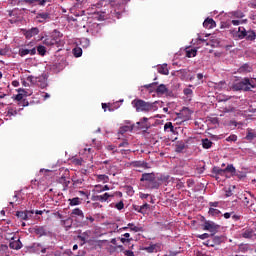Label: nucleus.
<instances>
[{
  "label": "nucleus",
  "instance_id": "1",
  "mask_svg": "<svg viewBox=\"0 0 256 256\" xmlns=\"http://www.w3.org/2000/svg\"><path fill=\"white\" fill-rule=\"evenodd\" d=\"M132 107L137 111V113H150V111H157L159 109V101L146 102L142 99H134L131 102Z\"/></svg>",
  "mask_w": 256,
  "mask_h": 256
},
{
  "label": "nucleus",
  "instance_id": "2",
  "mask_svg": "<svg viewBox=\"0 0 256 256\" xmlns=\"http://www.w3.org/2000/svg\"><path fill=\"white\" fill-rule=\"evenodd\" d=\"M256 88V78H249L244 77L240 81L234 82L232 86L230 87L231 91H243L244 93H247L251 91V89Z\"/></svg>",
  "mask_w": 256,
  "mask_h": 256
},
{
  "label": "nucleus",
  "instance_id": "3",
  "mask_svg": "<svg viewBox=\"0 0 256 256\" xmlns=\"http://www.w3.org/2000/svg\"><path fill=\"white\" fill-rule=\"evenodd\" d=\"M43 43L48 47H63L65 45L63 34L59 30H54L50 36L44 39Z\"/></svg>",
  "mask_w": 256,
  "mask_h": 256
},
{
  "label": "nucleus",
  "instance_id": "4",
  "mask_svg": "<svg viewBox=\"0 0 256 256\" xmlns=\"http://www.w3.org/2000/svg\"><path fill=\"white\" fill-rule=\"evenodd\" d=\"M156 177L158 176L153 175V173H145L142 174V179H140V181L148 182L149 189H159V182H156Z\"/></svg>",
  "mask_w": 256,
  "mask_h": 256
},
{
  "label": "nucleus",
  "instance_id": "5",
  "mask_svg": "<svg viewBox=\"0 0 256 256\" xmlns=\"http://www.w3.org/2000/svg\"><path fill=\"white\" fill-rule=\"evenodd\" d=\"M27 81H30L33 85H38V87H41V89H45L47 87V80H45V77H35V76H29L27 78Z\"/></svg>",
  "mask_w": 256,
  "mask_h": 256
},
{
  "label": "nucleus",
  "instance_id": "6",
  "mask_svg": "<svg viewBox=\"0 0 256 256\" xmlns=\"http://www.w3.org/2000/svg\"><path fill=\"white\" fill-rule=\"evenodd\" d=\"M211 173L217 176H223V174L226 173H235V167H232V165L226 166V168L220 169V167H214L211 168Z\"/></svg>",
  "mask_w": 256,
  "mask_h": 256
},
{
  "label": "nucleus",
  "instance_id": "7",
  "mask_svg": "<svg viewBox=\"0 0 256 256\" xmlns=\"http://www.w3.org/2000/svg\"><path fill=\"white\" fill-rule=\"evenodd\" d=\"M217 229H220V226L214 224L212 221L205 220L204 224H202V231H208L211 233L217 232Z\"/></svg>",
  "mask_w": 256,
  "mask_h": 256
},
{
  "label": "nucleus",
  "instance_id": "8",
  "mask_svg": "<svg viewBox=\"0 0 256 256\" xmlns=\"http://www.w3.org/2000/svg\"><path fill=\"white\" fill-rule=\"evenodd\" d=\"M18 93L14 99L16 101H18V105L20 107H29V101H27L26 99H23V93H26L25 89H18Z\"/></svg>",
  "mask_w": 256,
  "mask_h": 256
},
{
  "label": "nucleus",
  "instance_id": "9",
  "mask_svg": "<svg viewBox=\"0 0 256 256\" xmlns=\"http://www.w3.org/2000/svg\"><path fill=\"white\" fill-rule=\"evenodd\" d=\"M112 17H115L116 19H121L123 16V13H125V6L119 5L111 9L110 11Z\"/></svg>",
  "mask_w": 256,
  "mask_h": 256
},
{
  "label": "nucleus",
  "instance_id": "10",
  "mask_svg": "<svg viewBox=\"0 0 256 256\" xmlns=\"http://www.w3.org/2000/svg\"><path fill=\"white\" fill-rule=\"evenodd\" d=\"M130 165L135 168H139V169H136V172H141L145 169L152 168V164H150L149 162L136 161V162L131 163Z\"/></svg>",
  "mask_w": 256,
  "mask_h": 256
},
{
  "label": "nucleus",
  "instance_id": "11",
  "mask_svg": "<svg viewBox=\"0 0 256 256\" xmlns=\"http://www.w3.org/2000/svg\"><path fill=\"white\" fill-rule=\"evenodd\" d=\"M51 19V14L49 12H39L36 14L35 20L37 23H47Z\"/></svg>",
  "mask_w": 256,
  "mask_h": 256
},
{
  "label": "nucleus",
  "instance_id": "12",
  "mask_svg": "<svg viewBox=\"0 0 256 256\" xmlns=\"http://www.w3.org/2000/svg\"><path fill=\"white\" fill-rule=\"evenodd\" d=\"M148 121H149V118L143 117L140 119L139 122H137L139 129L144 130V133H147V131H149V129H151V124Z\"/></svg>",
  "mask_w": 256,
  "mask_h": 256
},
{
  "label": "nucleus",
  "instance_id": "13",
  "mask_svg": "<svg viewBox=\"0 0 256 256\" xmlns=\"http://www.w3.org/2000/svg\"><path fill=\"white\" fill-rule=\"evenodd\" d=\"M66 219H75L81 220L84 219V211H81L79 208L72 209V213L69 214V218Z\"/></svg>",
  "mask_w": 256,
  "mask_h": 256
},
{
  "label": "nucleus",
  "instance_id": "14",
  "mask_svg": "<svg viewBox=\"0 0 256 256\" xmlns=\"http://www.w3.org/2000/svg\"><path fill=\"white\" fill-rule=\"evenodd\" d=\"M23 35L26 37V39H31L32 37H35L39 33L38 27H33L31 29H22Z\"/></svg>",
  "mask_w": 256,
  "mask_h": 256
},
{
  "label": "nucleus",
  "instance_id": "15",
  "mask_svg": "<svg viewBox=\"0 0 256 256\" xmlns=\"http://www.w3.org/2000/svg\"><path fill=\"white\" fill-rule=\"evenodd\" d=\"M237 73L240 75H247V73H253V66L249 63H245L237 69Z\"/></svg>",
  "mask_w": 256,
  "mask_h": 256
},
{
  "label": "nucleus",
  "instance_id": "16",
  "mask_svg": "<svg viewBox=\"0 0 256 256\" xmlns=\"http://www.w3.org/2000/svg\"><path fill=\"white\" fill-rule=\"evenodd\" d=\"M33 233L36 234V236L44 237L49 235V231H47V228L44 226H36L33 227Z\"/></svg>",
  "mask_w": 256,
  "mask_h": 256
},
{
  "label": "nucleus",
  "instance_id": "17",
  "mask_svg": "<svg viewBox=\"0 0 256 256\" xmlns=\"http://www.w3.org/2000/svg\"><path fill=\"white\" fill-rule=\"evenodd\" d=\"M192 114L193 112L189 108L183 107L179 113V117L180 119H183V121H189V119H191Z\"/></svg>",
  "mask_w": 256,
  "mask_h": 256
},
{
  "label": "nucleus",
  "instance_id": "18",
  "mask_svg": "<svg viewBox=\"0 0 256 256\" xmlns=\"http://www.w3.org/2000/svg\"><path fill=\"white\" fill-rule=\"evenodd\" d=\"M171 93L169 91V88H167V85L165 84H160L156 86V94L157 95H169Z\"/></svg>",
  "mask_w": 256,
  "mask_h": 256
},
{
  "label": "nucleus",
  "instance_id": "19",
  "mask_svg": "<svg viewBox=\"0 0 256 256\" xmlns=\"http://www.w3.org/2000/svg\"><path fill=\"white\" fill-rule=\"evenodd\" d=\"M253 236H255V234H253V228L241 229V238L251 239V238H253Z\"/></svg>",
  "mask_w": 256,
  "mask_h": 256
},
{
  "label": "nucleus",
  "instance_id": "20",
  "mask_svg": "<svg viewBox=\"0 0 256 256\" xmlns=\"http://www.w3.org/2000/svg\"><path fill=\"white\" fill-rule=\"evenodd\" d=\"M149 208H150V205H148L147 203L143 204L142 206L133 205V210L142 215L146 214L147 209Z\"/></svg>",
  "mask_w": 256,
  "mask_h": 256
},
{
  "label": "nucleus",
  "instance_id": "21",
  "mask_svg": "<svg viewBox=\"0 0 256 256\" xmlns=\"http://www.w3.org/2000/svg\"><path fill=\"white\" fill-rule=\"evenodd\" d=\"M72 218H66L63 220H60V226L63 227L64 230L69 231V229H72Z\"/></svg>",
  "mask_w": 256,
  "mask_h": 256
},
{
  "label": "nucleus",
  "instance_id": "22",
  "mask_svg": "<svg viewBox=\"0 0 256 256\" xmlns=\"http://www.w3.org/2000/svg\"><path fill=\"white\" fill-rule=\"evenodd\" d=\"M112 197H114V195L104 193L102 195L93 196V201H99L101 203H104L105 201H108V198H112Z\"/></svg>",
  "mask_w": 256,
  "mask_h": 256
},
{
  "label": "nucleus",
  "instance_id": "23",
  "mask_svg": "<svg viewBox=\"0 0 256 256\" xmlns=\"http://www.w3.org/2000/svg\"><path fill=\"white\" fill-rule=\"evenodd\" d=\"M29 215H32V211H18L15 212V216L18 217V219L21 220H28L29 219Z\"/></svg>",
  "mask_w": 256,
  "mask_h": 256
},
{
  "label": "nucleus",
  "instance_id": "24",
  "mask_svg": "<svg viewBox=\"0 0 256 256\" xmlns=\"http://www.w3.org/2000/svg\"><path fill=\"white\" fill-rule=\"evenodd\" d=\"M36 53H37V49L35 48H32V49L21 48L19 50L20 57H25V55H35Z\"/></svg>",
  "mask_w": 256,
  "mask_h": 256
},
{
  "label": "nucleus",
  "instance_id": "25",
  "mask_svg": "<svg viewBox=\"0 0 256 256\" xmlns=\"http://www.w3.org/2000/svg\"><path fill=\"white\" fill-rule=\"evenodd\" d=\"M6 247H9L12 250H20V248L23 247L22 243H20V240H13L12 242H9V245H6Z\"/></svg>",
  "mask_w": 256,
  "mask_h": 256
},
{
  "label": "nucleus",
  "instance_id": "26",
  "mask_svg": "<svg viewBox=\"0 0 256 256\" xmlns=\"http://www.w3.org/2000/svg\"><path fill=\"white\" fill-rule=\"evenodd\" d=\"M216 26L217 24L215 23V20H213V18H207L203 22V27H205V29H213Z\"/></svg>",
  "mask_w": 256,
  "mask_h": 256
},
{
  "label": "nucleus",
  "instance_id": "27",
  "mask_svg": "<svg viewBox=\"0 0 256 256\" xmlns=\"http://www.w3.org/2000/svg\"><path fill=\"white\" fill-rule=\"evenodd\" d=\"M87 239H90V231H84L80 235H78V241H81V245L87 243Z\"/></svg>",
  "mask_w": 256,
  "mask_h": 256
},
{
  "label": "nucleus",
  "instance_id": "28",
  "mask_svg": "<svg viewBox=\"0 0 256 256\" xmlns=\"http://www.w3.org/2000/svg\"><path fill=\"white\" fill-rule=\"evenodd\" d=\"M157 85H159V82H153L150 84L144 85V89H148L149 93H157Z\"/></svg>",
  "mask_w": 256,
  "mask_h": 256
},
{
  "label": "nucleus",
  "instance_id": "29",
  "mask_svg": "<svg viewBox=\"0 0 256 256\" xmlns=\"http://www.w3.org/2000/svg\"><path fill=\"white\" fill-rule=\"evenodd\" d=\"M157 71L160 73V75H169V68H167V63L158 65Z\"/></svg>",
  "mask_w": 256,
  "mask_h": 256
},
{
  "label": "nucleus",
  "instance_id": "30",
  "mask_svg": "<svg viewBox=\"0 0 256 256\" xmlns=\"http://www.w3.org/2000/svg\"><path fill=\"white\" fill-rule=\"evenodd\" d=\"M246 141H253V139H256V132L255 130L251 128H247V134L245 137Z\"/></svg>",
  "mask_w": 256,
  "mask_h": 256
},
{
  "label": "nucleus",
  "instance_id": "31",
  "mask_svg": "<svg viewBox=\"0 0 256 256\" xmlns=\"http://www.w3.org/2000/svg\"><path fill=\"white\" fill-rule=\"evenodd\" d=\"M214 88L217 90V91H223V89H226L227 88V82H225V80H222L220 82H217L214 84Z\"/></svg>",
  "mask_w": 256,
  "mask_h": 256
},
{
  "label": "nucleus",
  "instance_id": "32",
  "mask_svg": "<svg viewBox=\"0 0 256 256\" xmlns=\"http://www.w3.org/2000/svg\"><path fill=\"white\" fill-rule=\"evenodd\" d=\"M245 39H246V41H255V39H256L255 31H253V30L247 31Z\"/></svg>",
  "mask_w": 256,
  "mask_h": 256
},
{
  "label": "nucleus",
  "instance_id": "33",
  "mask_svg": "<svg viewBox=\"0 0 256 256\" xmlns=\"http://www.w3.org/2000/svg\"><path fill=\"white\" fill-rule=\"evenodd\" d=\"M202 147L203 149H211L213 147V142L209 140V138L202 139Z\"/></svg>",
  "mask_w": 256,
  "mask_h": 256
},
{
  "label": "nucleus",
  "instance_id": "34",
  "mask_svg": "<svg viewBox=\"0 0 256 256\" xmlns=\"http://www.w3.org/2000/svg\"><path fill=\"white\" fill-rule=\"evenodd\" d=\"M246 36H247V30L245 29V27H239L238 34H237L238 39H245Z\"/></svg>",
  "mask_w": 256,
  "mask_h": 256
},
{
  "label": "nucleus",
  "instance_id": "35",
  "mask_svg": "<svg viewBox=\"0 0 256 256\" xmlns=\"http://www.w3.org/2000/svg\"><path fill=\"white\" fill-rule=\"evenodd\" d=\"M78 205H81V198L75 197V198L69 199V206L75 207Z\"/></svg>",
  "mask_w": 256,
  "mask_h": 256
},
{
  "label": "nucleus",
  "instance_id": "36",
  "mask_svg": "<svg viewBox=\"0 0 256 256\" xmlns=\"http://www.w3.org/2000/svg\"><path fill=\"white\" fill-rule=\"evenodd\" d=\"M186 57H197V49L195 48H188L186 49Z\"/></svg>",
  "mask_w": 256,
  "mask_h": 256
},
{
  "label": "nucleus",
  "instance_id": "37",
  "mask_svg": "<svg viewBox=\"0 0 256 256\" xmlns=\"http://www.w3.org/2000/svg\"><path fill=\"white\" fill-rule=\"evenodd\" d=\"M33 249H36L37 252L42 254L46 253L47 251V248H44L43 246H41V243L33 244Z\"/></svg>",
  "mask_w": 256,
  "mask_h": 256
},
{
  "label": "nucleus",
  "instance_id": "38",
  "mask_svg": "<svg viewBox=\"0 0 256 256\" xmlns=\"http://www.w3.org/2000/svg\"><path fill=\"white\" fill-rule=\"evenodd\" d=\"M230 15L236 19H243V17H245V14L241 10L233 11L230 13Z\"/></svg>",
  "mask_w": 256,
  "mask_h": 256
},
{
  "label": "nucleus",
  "instance_id": "39",
  "mask_svg": "<svg viewBox=\"0 0 256 256\" xmlns=\"http://www.w3.org/2000/svg\"><path fill=\"white\" fill-rule=\"evenodd\" d=\"M124 228H128L130 229L131 232H135V233H138V232H141V227H136L135 224H126V227Z\"/></svg>",
  "mask_w": 256,
  "mask_h": 256
},
{
  "label": "nucleus",
  "instance_id": "40",
  "mask_svg": "<svg viewBox=\"0 0 256 256\" xmlns=\"http://www.w3.org/2000/svg\"><path fill=\"white\" fill-rule=\"evenodd\" d=\"M205 242L223 243V236H211V239H208Z\"/></svg>",
  "mask_w": 256,
  "mask_h": 256
},
{
  "label": "nucleus",
  "instance_id": "41",
  "mask_svg": "<svg viewBox=\"0 0 256 256\" xmlns=\"http://www.w3.org/2000/svg\"><path fill=\"white\" fill-rule=\"evenodd\" d=\"M92 35L96 37H98V35H101V26L99 24L93 26Z\"/></svg>",
  "mask_w": 256,
  "mask_h": 256
},
{
  "label": "nucleus",
  "instance_id": "42",
  "mask_svg": "<svg viewBox=\"0 0 256 256\" xmlns=\"http://www.w3.org/2000/svg\"><path fill=\"white\" fill-rule=\"evenodd\" d=\"M208 215H210L211 217L220 216V210H217L214 208H208Z\"/></svg>",
  "mask_w": 256,
  "mask_h": 256
},
{
  "label": "nucleus",
  "instance_id": "43",
  "mask_svg": "<svg viewBox=\"0 0 256 256\" xmlns=\"http://www.w3.org/2000/svg\"><path fill=\"white\" fill-rule=\"evenodd\" d=\"M72 53H73L74 57H81V55H83V49H81V47H75L72 50Z\"/></svg>",
  "mask_w": 256,
  "mask_h": 256
},
{
  "label": "nucleus",
  "instance_id": "44",
  "mask_svg": "<svg viewBox=\"0 0 256 256\" xmlns=\"http://www.w3.org/2000/svg\"><path fill=\"white\" fill-rule=\"evenodd\" d=\"M164 131H170L171 133H174L175 132V127L173 126V123L167 122L164 125Z\"/></svg>",
  "mask_w": 256,
  "mask_h": 256
},
{
  "label": "nucleus",
  "instance_id": "45",
  "mask_svg": "<svg viewBox=\"0 0 256 256\" xmlns=\"http://www.w3.org/2000/svg\"><path fill=\"white\" fill-rule=\"evenodd\" d=\"M176 153H183V151H185V143L180 142L176 145L175 148Z\"/></svg>",
  "mask_w": 256,
  "mask_h": 256
},
{
  "label": "nucleus",
  "instance_id": "46",
  "mask_svg": "<svg viewBox=\"0 0 256 256\" xmlns=\"http://www.w3.org/2000/svg\"><path fill=\"white\" fill-rule=\"evenodd\" d=\"M81 219H85L87 221H84V222H81V226H90V223H93L94 219L93 217H90V216H87V217H84V218H81Z\"/></svg>",
  "mask_w": 256,
  "mask_h": 256
},
{
  "label": "nucleus",
  "instance_id": "47",
  "mask_svg": "<svg viewBox=\"0 0 256 256\" xmlns=\"http://www.w3.org/2000/svg\"><path fill=\"white\" fill-rule=\"evenodd\" d=\"M155 181H160L161 183H167L168 175L160 174V176H157V178H155Z\"/></svg>",
  "mask_w": 256,
  "mask_h": 256
},
{
  "label": "nucleus",
  "instance_id": "48",
  "mask_svg": "<svg viewBox=\"0 0 256 256\" xmlns=\"http://www.w3.org/2000/svg\"><path fill=\"white\" fill-rule=\"evenodd\" d=\"M37 51L42 57H44L45 53H47V49L42 45L37 47Z\"/></svg>",
  "mask_w": 256,
  "mask_h": 256
},
{
  "label": "nucleus",
  "instance_id": "49",
  "mask_svg": "<svg viewBox=\"0 0 256 256\" xmlns=\"http://www.w3.org/2000/svg\"><path fill=\"white\" fill-rule=\"evenodd\" d=\"M228 125H229V127H237V125H243V122H237L235 120H230Z\"/></svg>",
  "mask_w": 256,
  "mask_h": 256
},
{
  "label": "nucleus",
  "instance_id": "50",
  "mask_svg": "<svg viewBox=\"0 0 256 256\" xmlns=\"http://www.w3.org/2000/svg\"><path fill=\"white\" fill-rule=\"evenodd\" d=\"M220 245V242L205 241V246L214 247Z\"/></svg>",
  "mask_w": 256,
  "mask_h": 256
},
{
  "label": "nucleus",
  "instance_id": "51",
  "mask_svg": "<svg viewBox=\"0 0 256 256\" xmlns=\"http://www.w3.org/2000/svg\"><path fill=\"white\" fill-rule=\"evenodd\" d=\"M114 209H117V211L123 210V201L117 202V204H114Z\"/></svg>",
  "mask_w": 256,
  "mask_h": 256
},
{
  "label": "nucleus",
  "instance_id": "52",
  "mask_svg": "<svg viewBox=\"0 0 256 256\" xmlns=\"http://www.w3.org/2000/svg\"><path fill=\"white\" fill-rule=\"evenodd\" d=\"M226 141H228V142L237 141V135H235V134L230 135L228 138H226Z\"/></svg>",
  "mask_w": 256,
  "mask_h": 256
},
{
  "label": "nucleus",
  "instance_id": "53",
  "mask_svg": "<svg viewBox=\"0 0 256 256\" xmlns=\"http://www.w3.org/2000/svg\"><path fill=\"white\" fill-rule=\"evenodd\" d=\"M184 95H186L187 97H189V95H193V90L191 88H185L183 90Z\"/></svg>",
  "mask_w": 256,
  "mask_h": 256
},
{
  "label": "nucleus",
  "instance_id": "54",
  "mask_svg": "<svg viewBox=\"0 0 256 256\" xmlns=\"http://www.w3.org/2000/svg\"><path fill=\"white\" fill-rule=\"evenodd\" d=\"M19 3H26V5H33V3H37V0H20Z\"/></svg>",
  "mask_w": 256,
  "mask_h": 256
},
{
  "label": "nucleus",
  "instance_id": "55",
  "mask_svg": "<svg viewBox=\"0 0 256 256\" xmlns=\"http://www.w3.org/2000/svg\"><path fill=\"white\" fill-rule=\"evenodd\" d=\"M224 113H235V107H229L223 109Z\"/></svg>",
  "mask_w": 256,
  "mask_h": 256
},
{
  "label": "nucleus",
  "instance_id": "56",
  "mask_svg": "<svg viewBox=\"0 0 256 256\" xmlns=\"http://www.w3.org/2000/svg\"><path fill=\"white\" fill-rule=\"evenodd\" d=\"M98 179L99 181H102V182H108V176H105V175H99Z\"/></svg>",
  "mask_w": 256,
  "mask_h": 256
},
{
  "label": "nucleus",
  "instance_id": "57",
  "mask_svg": "<svg viewBox=\"0 0 256 256\" xmlns=\"http://www.w3.org/2000/svg\"><path fill=\"white\" fill-rule=\"evenodd\" d=\"M53 171L55 170L53 169V167H51V169H40L39 173H51Z\"/></svg>",
  "mask_w": 256,
  "mask_h": 256
},
{
  "label": "nucleus",
  "instance_id": "58",
  "mask_svg": "<svg viewBox=\"0 0 256 256\" xmlns=\"http://www.w3.org/2000/svg\"><path fill=\"white\" fill-rule=\"evenodd\" d=\"M153 250H155V246L153 245L145 247V251L148 253H153Z\"/></svg>",
  "mask_w": 256,
  "mask_h": 256
},
{
  "label": "nucleus",
  "instance_id": "59",
  "mask_svg": "<svg viewBox=\"0 0 256 256\" xmlns=\"http://www.w3.org/2000/svg\"><path fill=\"white\" fill-rule=\"evenodd\" d=\"M131 241H132V238H120V243L126 244V243H129Z\"/></svg>",
  "mask_w": 256,
  "mask_h": 256
},
{
  "label": "nucleus",
  "instance_id": "60",
  "mask_svg": "<svg viewBox=\"0 0 256 256\" xmlns=\"http://www.w3.org/2000/svg\"><path fill=\"white\" fill-rule=\"evenodd\" d=\"M175 188L178 190L183 189V182H180V181L176 182Z\"/></svg>",
  "mask_w": 256,
  "mask_h": 256
},
{
  "label": "nucleus",
  "instance_id": "61",
  "mask_svg": "<svg viewBox=\"0 0 256 256\" xmlns=\"http://www.w3.org/2000/svg\"><path fill=\"white\" fill-rule=\"evenodd\" d=\"M193 185H194L193 179H188L187 180V188H193Z\"/></svg>",
  "mask_w": 256,
  "mask_h": 256
},
{
  "label": "nucleus",
  "instance_id": "62",
  "mask_svg": "<svg viewBox=\"0 0 256 256\" xmlns=\"http://www.w3.org/2000/svg\"><path fill=\"white\" fill-rule=\"evenodd\" d=\"M124 256H135V254L130 250H126L124 251Z\"/></svg>",
  "mask_w": 256,
  "mask_h": 256
},
{
  "label": "nucleus",
  "instance_id": "63",
  "mask_svg": "<svg viewBox=\"0 0 256 256\" xmlns=\"http://www.w3.org/2000/svg\"><path fill=\"white\" fill-rule=\"evenodd\" d=\"M119 147H129V142H127V140H124L122 143L119 144Z\"/></svg>",
  "mask_w": 256,
  "mask_h": 256
},
{
  "label": "nucleus",
  "instance_id": "64",
  "mask_svg": "<svg viewBox=\"0 0 256 256\" xmlns=\"http://www.w3.org/2000/svg\"><path fill=\"white\" fill-rule=\"evenodd\" d=\"M8 115H9L10 117L13 116V115H17V110H13V109L9 110V111H8Z\"/></svg>",
  "mask_w": 256,
  "mask_h": 256
}]
</instances>
